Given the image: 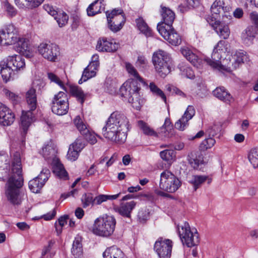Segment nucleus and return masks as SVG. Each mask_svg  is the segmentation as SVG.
Here are the masks:
<instances>
[{
	"label": "nucleus",
	"instance_id": "1",
	"mask_svg": "<svg viewBox=\"0 0 258 258\" xmlns=\"http://www.w3.org/2000/svg\"><path fill=\"white\" fill-rule=\"evenodd\" d=\"M22 169L20 154L18 152H15L12 159V175L8 178L5 185L7 200L14 206L20 205L23 200L24 194L21 190L23 185Z\"/></svg>",
	"mask_w": 258,
	"mask_h": 258
},
{
	"label": "nucleus",
	"instance_id": "2",
	"mask_svg": "<svg viewBox=\"0 0 258 258\" xmlns=\"http://www.w3.org/2000/svg\"><path fill=\"white\" fill-rule=\"evenodd\" d=\"M129 127L130 122L126 115L119 111H114L103 127L102 134L107 140L121 144L126 140Z\"/></svg>",
	"mask_w": 258,
	"mask_h": 258
},
{
	"label": "nucleus",
	"instance_id": "3",
	"mask_svg": "<svg viewBox=\"0 0 258 258\" xmlns=\"http://www.w3.org/2000/svg\"><path fill=\"white\" fill-rule=\"evenodd\" d=\"M116 224V220L114 216L103 215L95 220L91 231L95 235L108 237L113 233Z\"/></svg>",
	"mask_w": 258,
	"mask_h": 258
},
{
	"label": "nucleus",
	"instance_id": "4",
	"mask_svg": "<svg viewBox=\"0 0 258 258\" xmlns=\"http://www.w3.org/2000/svg\"><path fill=\"white\" fill-rule=\"evenodd\" d=\"M138 82L133 79L124 82L119 89L120 95L127 100L137 110L140 109L143 103V100L140 98Z\"/></svg>",
	"mask_w": 258,
	"mask_h": 258
},
{
	"label": "nucleus",
	"instance_id": "5",
	"mask_svg": "<svg viewBox=\"0 0 258 258\" xmlns=\"http://www.w3.org/2000/svg\"><path fill=\"white\" fill-rule=\"evenodd\" d=\"M152 61L156 72L161 77L164 78L170 72L171 59L166 52L159 50L154 52Z\"/></svg>",
	"mask_w": 258,
	"mask_h": 258
},
{
	"label": "nucleus",
	"instance_id": "6",
	"mask_svg": "<svg viewBox=\"0 0 258 258\" xmlns=\"http://www.w3.org/2000/svg\"><path fill=\"white\" fill-rule=\"evenodd\" d=\"M178 234L183 245L188 247L197 245L200 242L199 234L196 229H191L189 224L185 222L178 228Z\"/></svg>",
	"mask_w": 258,
	"mask_h": 258
},
{
	"label": "nucleus",
	"instance_id": "7",
	"mask_svg": "<svg viewBox=\"0 0 258 258\" xmlns=\"http://www.w3.org/2000/svg\"><path fill=\"white\" fill-rule=\"evenodd\" d=\"M245 55L242 52H237L234 55L227 54L225 57L221 60L216 69L220 71L230 72L237 68L243 62Z\"/></svg>",
	"mask_w": 258,
	"mask_h": 258
},
{
	"label": "nucleus",
	"instance_id": "8",
	"mask_svg": "<svg viewBox=\"0 0 258 258\" xmlns=\"http://www.w3.org/2000/svg\"><path fill=\"white\" fill-rule=\"evenodd\" d=\"M107 20V27L113 32L119 31L123 27L125 18L123 10L114 9L111 12H106Z\"/></svg>",
	"mask_w": 258,
	"mask_h": 258
},
{
	"label": "nucleus",
	"instance_id": "9",
	"mask_svg": "<svg viewBox=\"0 0 258 258\" xmlns=\"http://www.w3.org/2000/svg\"><path fill=\"white\" fill-rule=\"evenodd\" d=\"M230 45L225 41L220 40L218 42L217 45L214 47L213 53L211 55L212 59L208 57L204 58L203 61L206 62L208 65L214 69L217 68L220 60L223 54H225L226 52H229Z\"/></svg>",
	"mask_w": 258,
	"mask_h": 258
},
{
	"label": "nucleus",
	"instance_id": "10",
	"mask_svg": "<svg viewBox=\"0 0 258 258\" xmlns=\"http://www.w3.org/2000/svg\"><path fill=\"white\" fill-rule=\"evenodd\" d=\"M180 186V181L172 173L165 170L160 175V188L169 192H174Z\"/></svg>",
	"mask_w": 258,
	"mask_h": 258
},
{
	"label": "nucleus",
	"instance_id": "11",
	"mask_svg": "<svg viewBox=\"0 0 258 258\" xmlns=\"http://www.w3.org/2000/svg\"><path fill=\"white\" fill-rule=\"evenodd\" d=\"M69 108V99L67 94L60 91L55 94L51 101V110L58 115L67 113Z\"/></svg>",
	"mask_w": 258,
	"mask_h": 258
},
{
	"label": "nucleus",
	"instance_id": "12",
	"mask_svg": "<svg viewBox=\"0 0 258 258\" xmlns=\"http://www.w3.org/2000/svg\"><path fill=\"white\" fill-rule=\"evenodd\" d=\"M18 29L12 24L7 25L0 31V44L13 45L19 40Z\"/></svg>",
	"mask_w": 258,
	"mask_h": 258
},
{
	"label": "nucleus",
	"instance_id": "13",
	"mask_svg": "<svg viewBox=\"0 0 258 258\" xmlns=\"http://www.w3.org/2000/svg\"><path fill=\"white\" fill-rule=\"evenodd\" d=\"M37 50L44 59L51 62L56 61L59 54L58 46L54 43H41Z\"/></svg>",
	"mask_w": 258,
	"mask_h": 258
},
{
	"label": "nucleus",
	"instance_id": "14",
	"mask_svg": "<svg viewBox=\"0 0 258 258\" xmlns=\"http://www.w3.org/2000/svg\"><path fill=\"white\" fill-rule=\"evenodd\" d=\"M157 30L160 35L169 43L177 46L181 42V38L172 26H165L163 24L157 25Z\"/></svg>",
	"mask_w": 258,
	"mask_h": 258
},
{
	"label": "nucleus",
	"instance_id": "15",
	"mask_svg": "<svg viewBox=\"0 0 258 258\" xmlns=\"http://www.w3.org/2000/svg\"><path fill=\"white\" fill-rule=\"evenodd\" d=\"M172 246L171 240L160 237L155 242L154 249L159 258H170Z\"/></svg>",
	"mask_w": 258,
	"mask_h": 258
},
{
	"label": "nucleus",
	"instance_id": "16",
	"mask_svg": "<svg viewBox=\"0 0 258 258\" xmlns=\"http://www.w3.org/2000/svg\"><path fill=\"white\" fill-rule=\"evenodd\" d=\"M74 123L80 133L84 136L85 139L91 144H94L97 142L95 135L91 133L87 128L80 116H77L74 119Z\"/></svg>",
	"mask_w": 258,
	"mask_h": 258
},
{
	"label": "nucleus",
	"instance_id": "17",
	"mask_svg": "<svg viewBox=\"0 0 258 258\" xmlns=\"http://www.w3.org/2000/svg\"><path fill=\"white\" fill-rule=\"evenodd\" d=\"M180 52L182 55L193 66L200 69L203 67V60L199 58L195 51L190 48L183 46L181 47Z\"/></svg>",
	"mask_w": 258,
	"mask_h": 258
},
{
	"label": "nucleus",
	"instance_id": "18",
	"mask_svg": "<svg viewBox=\"0 0 258 258\" xmlns=\"http://www.w3.org/2000/svg\"><path fill=\"white\" fill-rule=\"evenodd\" d=\"M207 21L221 38L226 39L229 37L230 31L227 24L222 23L219 19L207 20Z\"/></svg>",
	"mask_w": 258,
	"mask_h": 258
},
{
	"label": "nucleus",
	"instance_id": "19",
	"mask_svg": "<svg viewBox=\"0 0 258 258\" xmlns=\"http://www.w3.org/2000/svg\"><path fill=\"white\" fill-rule=\"evenodd\" d=\"M15 115L5 104L0 102V124L8 126L13 123Z\"/></svg>",
	"mask_w": 258,
	"mask_h": 258
},
{
	"label": "nucleus",
	"instance_id": "20",
	"mask_svg": "<svg viewBox=\"0 0 258 258\" xmlns=\"http://www.w3.org/2000/svg\"><path fill=\"white\" fill-rule=\"evenodd\" d=\"M230 7L226 5L224 0H216L211 7L212 16L207 20L218 19L221 17V13L224 11H229Z\"/></svg>",
	"mask_w": 258,
	"mask_h": 258
},
{
	"label": "nucleus",
	"instance_id": "21",
	"mask_svg": "<svg viewBox=\"0 0 258 258\" xmlns=\"http://www.w3.org/2000/svg\"><path fill=\"white\" fill-rule=\"evenodd\" d=\"M195 114V110L191 105H189L186 108L184 114L175 123V127L180 131H183L187 125L188 121L191 119Z\"/></svg>",
	"mask_w": 258,
	"mask_h": 258
},
{
	"label": "nucleus",
	"instance_id": "22",
	"mask_svg": "<svg viewBox=\"0 0 258 258\" xmlns=\"http://www.w3.org/2000/svg\"><path fill=\"white\" fill-rule=\"evenodd\" d=\"M32 111L30 109L28 111H22L20 125L24 135L27 134L29 127L34 121V116Z\"/></svg>",
	"mask_w": 258,
	"mask_h": 258
},
{
	"label": "nucleus",
	"instance_id": "23",
	"mask_svg": "<svg viewBox=\"0 0 258 258\" xmlns=\"http://www.w3.org/2000/svg\"><path fill=\"white\" fill-rule=\"evenodd\" d=\"M119 45L115 42L107 40L106 38H100L97 42L96 49L99 51L114 52L118 49Z\"/></svg>",
	"mask_w": 258,
	"mask_h": 258
},
{
	"label": "nucleus",
	"instance_id": "24",
	"mask_svg": "<svg viewBox=\"0 0 258 258\" xmlns=\"http://www.w3.org/2000/svg\"><path fill=\"white\" fill-rule=\"evenodd\" d=\"M8 65L11 67L13 70L16 72L23 70L25 67L24 58L20 55L14 54L9 55L7 59Z\"/></svg>",
	"mask_w": 258,
	"mask_h": 258
},
{
	"label": "nucleus",
	"instance_id": "25",
	"mask_svg": "<svg viewBox=\"0 0 258 258\" xmlns=\"http://www.w3.org/2000/svg\"><path fill=\"white\" fill-rule=\"evenodd\" d=\"M137 203L134 201H131L121 204L119 207L115 209V211L120 215L126 218H131V213L135 209Z\"/></svg>",
	"mask_w": 258,
	"mask_h": 258
},
{
	"label": "nucleus",
	"instance_id": "26",
	"mask_svg": "<svg viewBox=\"0 0 258 258\" xmlns=\"http://www.w3.org/2000/svg\"><path fill=\"white\" fill-rule=\"evenodd\" d=\"M257 33V29L256 26L253 25L248 26L241 34L243 42L247 45L252 44Z\"/></svg>",
	"mask_w": 258,
	"mask_h": 258
},
{
	"label": "nucleus",
	"instance_id": "27",
	"mask_svg": "<svg viewBox=\"0 0 258 258\" xmlns=\"http://www.w3.org/2000/svg\"><path fill=\"white\" fill-rule=\"evenodd\" d=\"M52 165V171L55 176L60 179L64 180L68 179V174L58 158L55 157L53 158Z\"/></svg>",
	"mask_w": 258,
	"mask_h": 258
},
{
	"label": "nucleus",
	"instance_id": "28",
	"mask_svg": "<svg viewBox=\"0 0 258 258\" xmlns=\"http://www.w3.org/2000/svg\"><path fill=\"white\" fill-rule=\"evenodd\" d=\"M213 93L214 96L227 104H230L234 101L232 95L224 87H217Z\"/></svg>",
	"mask_w": 258,
	"mask_h": 258
},
{
	"label": "nucleus",
	"instance_id": "29",
	"mask_svg": "<svg viewBox=\"0 0 258 258\" xmlns=\"http://www.w3.org/2000/svg\"><path fill=\"white\" fill-rule=\"evenodd\" d=\"M14 71L8 65L7 61L3 60L0 62V74L4 81L6 83L13 80Z\"/></svg>",
	"mask_w": 258,
	"mask_h": 258
},
{
	"label": "nucleus",
	"instance_id": "30",
	"mask_svg": "<svg viewBox=\"0 0 258 258\" xmlns=\"http://www.w3.org/2000/svg\"><path fill=\"white\" fill-rule=\"evenodd\" d=\"M25 98L28 108L30 110H35L37 104L36 90L30 88L26 93Z\"/></svg>",
	"mask_w": 258,
	"mask_h": 258
},
{
	"label": "nucleus",
	"instance_id": "31",
	"mask_svg": "<svg viewBox=\"0 0 258 258\" xmlns=\"http://www.w3.org/2000/svg\"><path fill=\"white\" fill-rule=\"evenodd\" d=\"M212 181V178L207 175H193L189 182L193 185L194 189L196 190L200 187L205 182L208 184H210Z\"/></svg>",
	"mask_w": 258,
	"mask_h": 258
},
{
	"label": "nucleus",
	"instance_id": "32",
	"mask_svg": "<svg viewBox=\"0 0 258 258\" xmlns=\"http://www.w3.org/2000/svg\"><path fill=\"white\" fill-rule=\"evenodd\" d=\"M161 14L165 26H172L175 19L174 13L170 9L161 6Z\"/></svg>",
	"mask_w": 258,
	"mask_h": 258
},
{
	"label": "nucleus",
	"instance_id": "33",
	"mask_svg": "<svg viewBox=\"0 0 258 258\" xmlns=\"http://www.w3.org/2000/svg\"><path fill=\"white\" fill-rule=\"evenodd\" d=\"M103 256L104 258H126L123 251L115 246L107 248Z\"/></svg>",
	"mask_w": 258,
	"mask_h": 258
},
{
	"label": "nucleus",
	"instance_id": "34",
	"mask_svg": "<svg viewBox=\"0 0 258 258\" xmlns=\"http://www.w3.org/2000/svg\"><path fill=\"white\" fill-rule=\"evenodd\" d=\"M98 67H96L94 64H89L88 66L84 69L82 77L79 81V84H81L83 82H85L89 79L94 77L96 75Z\"/></svg>",
	"mask_w": 258,
	"mask_h": 258
},
{
	"label": "nucleus",
	"instance_id": "35",
	"mask_svg": "<svg viewBox=\"0 0 258 258\" xmlns=\"http://www.w3.org/2000/svg\"><path fill=\"white\" fill-rule=\"evenodd\" d=\"M104 0H96L87 9V15L89 16H94L104 10L105 8L103 4Z\"/></svg>",
	"mask_w": 258,
	"mask_h": 258
},
{
	"label": "nucleus",
	"instance_id": "36",
	"mask_svg": "<svg viewBox=\"0 0 258 258\" xmlns=\"http://www.w3.org/2000/svg\"><path fill=\"white\" fill-rule=\"evenodd\" d=\"M70 91L72 96L76 97L81 104H83L88 95V93H85L83 90L77 86H71Z\"/></svg>",
	"mask_w": 258,
	"mask_h": 258
},
{
	"label": "nucleus",
	"instance_id": "37",
	"mask_svg": "<svg viewBox=\"0 0 258 258\" xmlns=\"http://www.w3.org/2000/svg\"><path fill=\"white\" fill-rule=\"evenodd\" d=\"M137 26L139 30L147 37L152 36V30L148 27L147 23L142 18L137 19L136 20Z\"/></svg>",
	"mask_w": 258,
	"mask_h": 258
},
{
	"label": "nucleus",
	"instance_id": "38",
	"mask_svg": "<svg viewBox=\"0 0 258 258\" xmlns=\"http://www.w3.org/2000/svg\"><path fill=\"white\" fill-rule=\"evenodd\" d=\"M72 253L75 257H80L83 254V248L81 239L76 238L73 244L71 250Z\"/></svg>",
	"mask_w": 258,
	"mask_h": 258
},
{
	"label": "nucleus",
	"instance_id": "39",
	"mask_svg": "<svg viewBox=\"0 0 258 258\" xmlns=\"http://www.w3.org/2000/svg\"><path fill=\"white\" fill-rule=\"evenodd\" d=\"M247 158L249 162L254 168L258 167V148H253L248 153Z\"/></svg>",
	"mask_w": 258,
	"mask_h": 258
},
{
	"label": "nucleus",
	"instance_id": "40",
	"mask_svg": "<svg viewBox=\"0 0 258 258\" xmlns=\"http://www.w3.org/2000/svg\"><path fill=\"white\" fill-rule=\"evenodd\" d=\"M124 64L126 71L127 72L130 76L133 77L134 79H136L135 81L137 82V81H139L141 82H143V79L140 76L137 70L133 64L128 62H125Z\"/></svg>",
	"mask_w": 258,
	"mask_h": 258
},
{
	"label": "nucleus",
	"instance_id": "41",
	"mask_svg": "<svg viewBox=\"0 0 258 258\" xmlns=\"http://www.w3.org/2000/svg\"><path fill=\"white\" fill-rule=\"evenodd\" d=\"M138 125L139 128L143 131V133L147 136H157V134L152 128H151L147 123L142 120H139L138 122Z\"/></svg>",
	"mask_w": 258,
	"mask_h": 258
},
{
	"label": "nucleus",
	"instance_id": "42",
	"mask_svg": "<svg viewBox=\"0 0 258 258\" xmlns=\"http://www.w3.org/2000/svg\"><path fill=\"white\" fill-rule=\"evenodd\" d=\"M54 19L57 22L59 27H62L66 25L69 20V16L67 14L62 11H59L58 14H56L54 17Z\"/></svg>",
	"mask_w": 258,
	"mask_h": 258
},
{
	"label": "nucleus",
	"instance_id": "43",
	"mask_svg": "<svg viewBox=\"0 0 258 258\" xmlns=\"http://www.w3.org/2000/svg\"><path fill=\"white\" fill-rule=\"evenodd\" d=\"M81 201L84 208H87L91 205L95 204V200L93 195L91 193L84 194L82 198Z\"/></svg>",
	"mask_w": 258,
	"mask_h": 258
},
{
	"label": "nucleus",
	"instance_id": "44",
	"mask_svg": "<svg viewBox=\"0 0 258 258\" xmlns=\"http://www.w3.org/2000/svg\"><path fill=\"white\" fill-rule=\"evenodd\" d=\"M43 186L42 183L36 177L29 182V187L34 193H38Z\"/></svg>",
	"mask_w": 258,
	"mask_h": 258
},
{
	"label": "nucleus",
	"instance_id": "45",
	"mask_svg": "<svg viewBox=\"0 0 258 258\" xmlns=\"http://www.w3.org/2000/svg\"><path fill=\"white\" fill-rule=\"evenodd\" d=\"M149 88L153 94L160 97L163 101L166 103V97L165 94L154 83H151L150 84Z\"/></svg>",
	"mask_w": 258,
	"mask_h": 258
},
{
	"label": "nucleus",
	"instance_id": "46",
	"mask_svg": "<svg viewBox=\"0 0 258 258\" xmlns=\"http://www.w3.org/2000/svg\"><path fill=\"white\" fill-rule=\"evenodd\" d=\"M54 149L50 145H46L42 148L41 154L46 160H48L55 155Z\"/></svg>",
	"mask_w": 258,
	"mask_h": 258
},
{
	"label": "nucleus",
	"instance_id": "47",
	"mask_svg": "<svg viewBox=\"0 0 258 258\" xmlns=\"http://www.w3.org/2000/svg\"><path fill=\"white\" fill-rule=\"evenodd\" d=\"M161 158L168 162L173 160L175 157V154L173 150H165L160 153Z\"/></svg>",
	"mask_w": 258,
	"mask_h": 258
},
{
	"label": "nucleus",
	"instance_id": "48",
	"mask_svg": "<svg viewBox=\"0 0 258 258\" xmlns=\"http://www.w3.org/2000/svg\"><path fill=\"white\" fill-rule=\"evenodd\" d=\"M215 140L212 138H209L205 139L200 145V148L202 150H206L211 148L215 144Z\"/></svg>",
	"mask_w": 258,
	"mask_h": 258
},
{
	"label": "nucleus",
	"instance_id": "49",
	"mask_svg": "<svg viewBox=\"0 0 258 258\" xmlns=\"http://www.w3.org/2000/svg\"><path fill=\"white\" fill-rule=\"evenodd\" d=\"M50 172L48 169L43 168L41 171L39 175L36 178L40 181V182L44 185L46 181L48 180L50 175Z\"/></svg>",
	"mask_w": 258,
	"mask_h": 258
},
{
	"label": "nucleus",
	"instance_id": "50",
	"mask_svg": "<svg viewBox=\"0 0 258 258\" xmlns=\"http://www.w3.org/2000/svg\"><path fill=\"white\" fill-rule=\"evenodd\" d=\"M80 152V151H78V150L70 145L67 154L68 159L73 161L76 160L79 157Z\"/></svg>",
	"mask_w": 258,
	"mask_h": 258
},
{
	"label": "nucleus",
	"instance_id": "51",
	"mask_svg": "<svg viewBox=\"0 0 258 258\" xmlns=\"http://www.w3.org/2000/svg\"><path fill=\"white\" fill-rule=\"evenodd\" d=\"M166 89L172 95L175 94L183 97H186V95L181 90L173 85L168 84L166 86Z\"/></svg>",
	"mask_w": 258,
	"mask_h": 258
},
{
	"label": "nucleus",
	"instance_id": "52",
	"mask_svg": "<svg viewBox=\"0 0 258 258\" xmlns=\"http://www.w3.org/2000/svg\"><path fill=\"white\" fill-rule=\"evenodd\" d=\"M71 146L78 150V151H81L85 146V142L84 139L80 137L77 138Z\"/></svg>",
	"mask_w": 258,
	"mask_h": 258
},
{
	"label": "nucleus",
	"instance_id": "53",
	"mask_svg": "<svg viewBox=\"0 0 258 258\" xmlns=\"http://www.w3.org/2000/svg\"><path fill=\"white\" fill-rule=\"evenodd\" d=\"M4 8L9 15L13 17L16 15L17 10L8 2L5 1L4 2Z\"/></svg>",
	"mask_w": 258,
	"mask_h": 258
},
{
	"label": "nucleus",
	"instance_id": "54",
	"mask_svg": "<svg viewBox=\"0 0 258 258\" xmlns=\"http://www.w3.org/2000/svg\"><path fill=\"white\" fill-rule=\"evenodd\" d=\"M48 79L51 82H54L59 86L61 88H64V85L60 79L54 74L52 73H48L47 74Z\"/></svg>",
	"mask_w": 258,
	"mask_h": 258
},
{
	"label": "nucleus",
	"instance_id": "55",
	"mask_svg": "<svg viewBox=\"0 0 258 258\" xmlns=\"http://www.w3.org/2000/svg\"><path fill=\"white\" fill-rule=\"evenodd\" d=\"M179 68L182 71V75L187 78L193 79L194 78V73L190 67H180Z\"/></svg>",
	"mask_w": 258,
	"mask_h": 258
},
{
	"label": "nucleus",
	"instance_id": "56",
	"mask_svg": "<svg viewBox=\"0 0 258 258\" xmlns=\"http://www.w3.org/2000/svg\"><path fill=\"white\" fill-rule=\"evenodd\" d=\"M138 217L140 221H145L149 218V213L146 209H142L139 211Z\"/></svg>",
	"mask_w": 258,
	"mask_h": 258
},
{
	"label": "nucleus",
	"instance_id": "57",
	"mask_svg": "<svg viewBox=\"0 0 258 258\" xmlns=\"http://www.w3.org/2000/svg\"><path fill=\"white\" fill-rule=\"evenodd\" d=\"M148 64L147 59L144 56H139L136 61V64L138 67L145 68Z\"/></svg>",
	"mask_w": 258,
	"mask_h": 258
},
{
	"label": "nucleus",
	"instance_id": "58",
	"mask_svg": "<svg viewBox=\"0 0 258 258\" xmlns=\"http://www.w3.org/2000/svg\"><path fill=\"white\" fill-rule=\"evenodd\" d=\"M229 11H224L222 13H221V16H222V23L224 24H227L230 22V20H231L232 16L229 13Z\"/></svg>",
	"mask_w": 258,
	"mask_h": 258
},
{
	"label": "nucleus",
	"instance_id": "59",
	"mask_svg": "<svg viewBox=\"0 0 258 258\" xmlns=\"http://www.w3.org/2000/svg\"><path fill=\"white\" fill-rule=\"evenodd\" d=\"M16 5L21 9L31 8L27 0H14Z\"/></svg>",
	"mask_w": 258,
	"mask_h": 258
},
{
	"label": "nucleus",
	"instance_id": "60",
	"mask_svg": "<svg viewBox=\"0 0 258 258\" xmlns=\"http://www.w3.org/2000/svg\"><path fill=\"white\" fill-rule=\"evenodd\" d=\"M6 95L14 103H17L20 100V97L18 95L10 91H7Z\"/></svg>",
	"mask_w": 258,
	"mask_h": 258
},
{
	"label": "nucleus",
	"instance_id": "61",
	"mask_svg": "<svg viewBox=\"0 0 258 258\" xmlns=\"http://www.w3.org/2000/svg\"><path fill=\"white\" fill-rule=\"evenodd\" d=\"M43 8L44 10L50 15L54 17V16H56V14H58V12L56 11L54 8L48 5V4H45L43 6Z\"/></svg>",
	"mask_w": 258,
	"mask_h": 258
},
{
	"label": "nucleus",
	"instance_id": "62",
	"mask_svg": "<svg viewBox=\"0 0 258 258\" xmlns=\"http://www.w3.org/2000/svg\"><path fill=\"white\" fill-rule=\"evenodd\" d=\"M17 43L24 50H27L29 48L28 41L26 39L19 37V40Z\"/></svg>",
	"mask_w": 258,
	"mask_h": 258
},
{
	"label": "nucleus",
	"instance_id": "63",
	"mask_svg": "<svg viewBox=\"0 0 258 258\" xmlns=\"http://www.w3.org/2000/svg\"><path fill=\"white\" fill-rule=\"evenodd\" d=\"M95 204L100 205L103 202L107 201V195H100L94 198Z\"/></svg>",
	"mask_w": 258,
	"mask_h": 258
},
{
	"label": "nucleus",
	"instance_id": "64",
	"mask_svg": "<svg viewBox=\"0 0 258 258\" xmlns=\"http://www.w3.org/2000/svg\"><path fill=\"white\" fill-rule=\"evenodd\" d=\"M250 18L255 24V26L258 28V13H252L250 14Z\"/></svg>",
	"mask_w": 258,
	"mask_h": 258
}]
</instances>
